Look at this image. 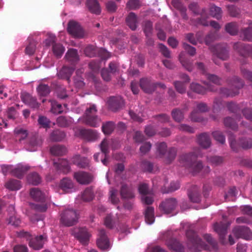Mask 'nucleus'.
<instances>
[{
    "label": "nucleus",
    "mask_w": 252,
    "mask_h": 252,
    "mask_svg": "<svg viewBox=\"0 0 252 252\" xmlns=\"http://www.w3.org/2000/svg\"><path fill=\"white\" fill-rule=\"evenodd\" d=\"M189 197L190 200L194 203L199 202L200 200V196L198 192H195L194 193L189 192Z\"/></svg>",
    "instance_id": "55"
},
{
    "label": "nucleus",
    "mask_w": 252,
    "mask_h": 252,
    "mask_svg": "<svg viewBox=\"0 0 252 252\" xmlns=\"http://www.w3.org/2000/svg\"><path fill=\"white\" fill-rule=\"evenodd\" d=\"M14 132L16 138L19 140L25 139L28 136L27 131L20 127L16 128Z\"/></svg>",
    "instance_id": "35"
},
{
    "label": "nucleus",
    "mask_w": 252,
    "mask_h": 252,
    "mask_svg": "<svg viewBox=\"0 0 252 252\" xmlns=\"http://www.w3.org/2000/svg\"><path fill=\"white\" fill-rule=\"evenodd\" d=\"M230 224V223H224L220 222V223H216L214 225V230L220 235V239L223 243H225L223 237L226 234L227 229Z\"/></svg>",
    "instance_id": "12"
},
{
    "label": "nucleus",
    "mask_w": 252,
    "mask_h": 252,
    "mask_svg": "<svg viewBox=\"0 0 252 252\" xmlns=\"http://www.w3.org/2000/svg\"><path fill=\"white\" fill-rule=\"evenodd\" d=\"M186 230L188 238V247L191 252H200L201 250L212 251L215 249L216 243L210 235L206 234L203 236V241L198 237L192 229V226L189 223H185L183 225Z\"/></svg>",
    "instance_id": "1"
},
{
    "label": "nucleus",
    "mask_w": 252,
    "mask_h": 252,
    "mask_svg": "<svg viewBox=\"0 0 252 252\" xmlns=\"http://www.w3.org/2000/svg\"><path fill=\"white\" fill-rule=\"evenodd\" d=\"M38 94L41 96H45L49 94L50 89L46 85L40 84L37 88Z\"/></svg>",
    "instance_id": "41"
},
{
    "label": "nucleus",
    "mask_w": 252,
    "mask_h": 252,
    "mask_svg": "<svg viewBox=\"0 0 252 252\" xmlns=\"http://www.w3.org/2000/svg\"><path fill=\"white\" fill-rule=\"evenodd\" d=\"M98 49L95 48L93 45H90L87 46L85 49V54L87 56L92 57L95 56L96 51Z\"/></svg>",
    "instance_id": "45"
},
{
    "label": "nucleus",
    "mask_w": 252,
    "mask_h": 252,
    "mask_svg": "<svg viewBox=\"0 0 252 252\" xmlns=\"http://www.w3.org/2000/svg\"><path fill=\"white\" fill-rule=\"evenodd\" d=\"M38 124L44 128L49 127L50 121L44 116H40L38 120Z\"/></svg>",
    "instance_id": "48"
},
{
    "label": "nucleus",
    "mask_w": 252,
    "mask_h": 252,
    "mask_svg": "<svg viewBox=\"0 0 252 252\" xmlns=\"http://www.w3.org/2000/svg\"><path fill=\"white\" fill-rule=\"evenodd\" d=\"M179 60L183 66H184L187 70L189 71L191 70L192 67L190 63L183 58L182 54L179 56Z\"/></svg>",
    "instance_id": "54"
},
{
    "label": "nucleus",
    "mask_w": 252,
    "mask_h": 252,
    "mask_svg": "<svg viewBox=\"0 0 252 252\" xmlns=\"http://www.w3.org/2000/svg\"><path fill=\"white\" fill-rule=\"evenodd\" d=\"M139 6V2L138 0H129L127 3V6L132 9L138 8Z\"/></svg>",
    "instance_id": "58"
},
{
    "label": "nucleus",
    "mask_w": 252,
    "mask_h": 252,
    "mask_svg": "<svg viewBox=\"0 0 252 252\" xmlns=\"http://www.w3.org/2000/svg\"><path fill=\"white\" fill-rule=\"evenodd\" d=\"M67 31L70 34L75 37L81 38L84 35V32L80 25L73 21H70L68 23Z\"/></svg>",
    "instance_id": "6"
},
{
    "label": "nucleus",
    "mask_w": 252,
    "mask_h": 252,
    "mask_svg": "<svg viewBox=\"0 0 252 252\" xmlns=\"http://www.w3.org/2000/svg\"><path fill=\"white\" fill-rule=\"evenodd\" d=\"M139 192L142 196L150 194V191L148 189L147 185L146 184H141L139 187Z\"/></svg>",
    "instance_id": "50"
},
{
    "label": "nucleus",
    "mask_w": 252,
    "mask_h": 252,
    "mask_svg": "<svg viewBox=\"0 0 252 252\" xmlns=\"http://www.w3.org/2000/svg\"><path fill=\"white\" fill-rule=\"evenodd\" d=\"M81 197L85 201H90L92 200L94 197L92 189L91 188H88L85 189Z\"/></svg>",
    "instance_id": "39"
},
{
    "label": "nucleus",
    "mask_w": 252,
    "mask_h": 252,
    "mask_svg": "<svg viewBox=\"0 0 252 252\" xmlns=\"http://www.w3.org/2000/svg\"><path fill=\"white\" fill-rule=\"evenodd\" d=\"M96 243L97 246L102 250L107 251L110 248V244L104 230L99 231Z\"/></svg>",
    "instance_id": "8"
},
{
    "label": "nucleus",
    "mask_w": 252,
    "mask_h": 252,
    "mask_svg": "<svg viewBox=\"0 0 252 252\" xmlns=\"http://www.w3.org/2000/svg\"><path fill=\"white\" fill-rule=\"evenodd\" d=\"M225 30L227 32L231 35L236 34L237 32V28L235 23H229L225 26Z\"/></svg>",
    "instance_id": "46"
},
{
    "label": "nucleus",
    "mask_w": 252,
    "mask_h": 252,
    "mask_svg": "<svg viewBox=\"0 0 252 252\" xmlns=\"http://www.w3.org/2000/svg\"><path fill=\"white\" fill-rule=\"evenodd\" d=\"M224 123L226 126L230 127L232 129L235 128L233 119L231 118H226L224 119Z\"/></svg>",
    "instance_id": "64"
},
{
    "label": "nucleus",
    "mask_w": 252,
    "mask_h": 252,
    "mask_svg": "<svg viewBox=\"0 0 252 252\" xmlns=\"http://www.w3.org/2000/svg\"><path fill=\"white\" fill-rule=\"evenodd\" d=\"M177 206V201L175 199L170 198L165 200L159 206V209L164 213L170 214L174 210Z\"/></svg>",
    "instance_id": "9"
},
{
    "label": "nucleus",
    "mask_w": 252,
    "mask_h": 252,
    "mask_svg": "<svg viewBox=\"0 0 252 252\" xmlns=\"http://www.w3.org/2000/svg\"><path fill=\"white\" fill-rule=\"evenodd\" d=\"M190 88L192 91L198 94H203L206 91V89L197 83H192L190 86Z\"/></svg>",
    "instance_id": "44"
},
{
    "label": "nucleus",
    "mask_w": 252,
    "mask_h": 252,
    "mask_svg": "<svg viewBox=\"0 0 252 252\" xmlns=\"http://www.w3.org/2000/svg\"><path fill=\"white\" fill-rule=\"evenodd\" d=\"M154 209L152 207H148L145 212V221L148 224H152L155 221Z\"/></svg>",
    "instance_id": "20"
},
{
    "label": "nucleus",
    "mask_w": 252,
    "mask_h": 252,
    "mask_svg": "<svg viewBox=\"0 0 252 252\" xmlns=\"http://www.w3.org/2000/svg\"><path fill=\"white\" fill-rule=\"evenodd\" d=\"M46 239L47 236L45 235L37 236L30 241L29 246L34 250H39L42 247Z\"/></svg>",
    "instance_id": "13"
},
{
    "label": "nucleus",
    "mask_w": 252,
    "mask_h": 252,
    "mask_svg": "<svg viewBox=\"0 0 252 252\" xmlns=\"http://www.w3.org/2000/svg\"><path fill=\"white\" fill-rule=\"evenodd\" d=\"M152 193L150 192V194L142 196V202L146 204H151L153 203L154 200L152 196Z\"/></svg>",
    "instance_id": "57"
},
{
    "label": "nucleus",
    "mask_w": 252,
    "mask_h": 252,
    "mask_svg": "<svg viewBox=\"0 0 252 252\" xmlns=\"http://www.w3.org/2000/svg\"><path fill=\"white\" fill-rule=\"evenodd\" d=\"M126 22L132 30H135L137 27V17L135 14L129 13L126 19Z\"/></svg>",
    "instance_id": "25"
},
{
    "label": "nucleus",
    "mask_w": 252,
    "mask_h": 252,
    "mask_svg": "<svg viewBox=\"0 0 252 252\" xmlns=\"http://www.w3.org/2000/svg\"><path fill=\"white\" fill-rule=\"evenodd\" d=\"M8 223L15 226H18L21 223V220L15 216L9 217L8 220Z\"/></svg>",
    "instance_id": "51"
},
{
    "label": "nucleus",
    "mask_w": 252,
    "mask_h": 252,
    "mask_svg": "<svg viewBox=\"0 0 252 252\" xmlns=\"http://www.w3.org/2000/svg\"><path fill=\"white\" fill-rule=\"evenodd\" d=\"M14 252H28L27 247L23 245H17L13 248Z\"/></svg>",
    "instance_id": "63"
},
{
    "label": "nucleus",
    "mask_w": 252,
    "mask_h": 252,
    "mask_svg": "<svg viewBox=\"0 0 252 252\" xmlns=\"http://www.w3.org/2000/svg\"><path fill=\"white\" fill-rule=\"evenodd\" d=\"M73 70L74 69L72 68L64 66L58 73V75L61 78L68 79Z\"/></svg>",
    "instance_id": "26"
},
{
    "label": "nucleus",
    "mask_w": 252,
    "mask_h": 252,
    "mask_svg": "<svg viewBox=\"0 0 252 252\" xmlns=\"http://www.w3.org/2000/svg\"><path fill=\"white\" fill-rule=\"evenodd\" d=\"M73 187L72 181L68 178H64L61 180L59 186V188L63 191L67 192L69 189H71Z\"/></svg>",
    "instance_id": "22"
},
{
    "label": "nucleus",
    "mask_w": 252,
    "mask_h": 252,
    "mask_svg": "<svg viewBox=\"0 0 252 252\" xmlns=\"http://www.w3.org/2000/svg\"><path fill=\"white\" fill-rule=\"evenodd\" d=\"M206 75L210 83H212L216 85L220 84V80L217 76L211 74H206Z\"/></svg>",
    "instance_id": "56"
},
{
    "label": "nucleus",
    "mask_w": 252,
    "mask_h": 252,
    "mask_svg": "<svg viewBox=\"0 0 252 252\" xmlns=\"http://www.w3.org/2000/svg\"><path fill=\"white\" fill-rule=\"evenodd\" d=\"M242 213L248 216H252V207L249 205H244L240 207Z\"/></svg>",
    "instance_id": "53"
},
{
    "label": "nucleus",
    "mask_w": 252,
    "mask_h": 252,
    "mask_svg": "<svg viewBox=\"0 0 252 252\" xmlns=\"http://www.w3.org/2000/svg\"><path fill=\"white\" fill-rule=\"evenodd\" d=\"M54 165L56 167L62 170L64 173H68L70 170L68 162L64 159H60L58 162H54Z\"/></svg>",
    "instance_id": "19"
},
{
    "label": "nucleus",
    "mask_w": 252,
    "mask_h": 252,
    "mask_svg": "<svg viewBox=\"0 0 252 252\" xmlns=\"http://www.w3.org/2000/svg\"><path fill=\"white\" fill-rule=\"evenodd\" d=\"M198 142L199 145L204 148H208L211 144L210 138L206 133L200 135L198 138Z\"/></svg>",
    "instance_id": "23"
},
{
    "label": "nucleus",
    "mask_w": 252,
    "mask_h": 252,
    "mask_svg": "<svg viewBox=\"0 0 252 252\" xmlns=\"http://www.w3.org/2000/svg\"><path fill=\"white\" fill-rule=\"evenodd\" d=\"M86 5L92 13L96 14H98L100 13V6L96 0H87Z\"/></svg>",
    "instance_id": "15"
},
{
    "label": "nucleus",
    "mask_w": 252,
    "mask_h": 252,
    "mask_svg": "<svg viewBox=\"0 0 252 252\" xmlns=\"http://www.w3.org/2000/svg\"><path fill=\"white\" fill-rule=\"evenodd\" d=\"M115 128L114 124L112 122H108L102 126V131L105 134H110Z\"/></svg>",
    "instance_id": "38"
},
{
    "label": "nucleus",
    "mask_w": 252,
    "mask_h": 252,
    "mask_svg": "<svg viewBox=\"0 0 252 252\" xmlns=\"http://www.w3.org/2000/svg\"><path fill=\"white\" fill-rule=\"evenodd\" d=\"M210 14L212 17L219 19L221 18V9L216 6H212L210 8Z\"/></svg>",
    "instance_id": "40"
},
{
    "label": "nucleus",
    "mask_w": 252,
    "mask_h": 252,
    "mask_svg": "<svg viewBox=\"0 0 252 252\" xmlns=\"http://www.w3.org/2000/svg\"><path fill=\"white\" fill-rule=\"evenodd\" d=\"M66 59L70 62H74L78 60V56L76 50L69 49L65 55Z\"/></svg>",
    "instance_id": "31"
},
{
    "label": "nucleus",
    "mask_w": 252,
    "mask_h": 252,
    "mask_svg": "<svg viewBox=\"0 0 252 252\" xmlns=\"http://www.w3.org/2000/svg\"><path fill=\"white\" fill-rule=\"evenodd\" d=\"M30 195L34 200L38 201L44 198L42 192L37 188H33L31 190Z\"/></svg>",
    "instance_id": "36"
},
{
    "label": "nucleus",
    "mask_w": 252,
    "mask_h": 252,
    "mask_svg": "<svg viewBox=\"0 0 252 252\" xmlns=\"http://www.w3.org/2000/svg\"><path fill=\"white\" fill-rule=\"evenodd\" d=\"M29 168V167L26 165L22 164H18L17 166L13 169V174L18 178H21L24 174Z\"/></svg>",
    "instance_id": "24"
},
{
    "label": "nucleus",
    "mask_w": 252,
    "mask_h": 252,
    "mask_svg": "<svg viewBox=\"0 0 252 252\" xmlns=\"http://www.w3.org/2000/svg\"><path fill=\"white\" fill-rule=\"evenodd\" d=\"M66 148L63 146L55 145L52 146L50 149L51 154L55 156H61L65 153Z\"/></svg>",
    "instance_id": "28"
},
{
    "label": "nucleus",
    "mask_w": 252,
    "mask_h": 252,
    "mask_svg": "<svg viewBox=\"0 0 252 252\" xmlns=\"http://www.w3.org/2000/svg\"><path fill=\"white\" fill-rule=\"evenodd\" d=\"M72 234L83 244L87 243L90 236L86 228H75L72 230Z\"/></svg>",
    "instance_id": "7"
},
{
    "label": "nucleus",
    "mask_w": 252,
    "mask_h": 252,
    "mask_svg": "<svg viewBox=\"0 0 252 252\" xmlns=\"http://www.w3.org/2000/svg\"><path fill=\"white\" fill-rule=\"evenodd\" d=\"M78 219L77 212L72 209H66L61 215V221L63 225L70 226L75 224Z\"/></svg>",
    "instance_id": "4"
},
{
    "label": "nucleus",
    "mask_w": 252,
    "mask_h": 252,
    "mask_svg": "<svg viewBox=\"0 0 252 252\" xmlns=\"http://www.w3.org/2000/svg\"><path fill=\"white\" fill-rule=\"evenodd\" d=\"M121 195L122 198L125 199L132 198L134 197L133 191L125 185H123L122 187Z\"/></svg>",
    "instance_id": "27"
},
{
    "label": "nucleus",
    "mask_w": 252,
    "mask_h": 252,
    "mask_svg": "<svg viewBox=\"0 0 252 252\" xmlns=\"http://www.w3.org/2000/svg\"><path fill=\"white\" fill-rule=\"evenodd\" d=\"M28 181L29 184L37 185L41 182V178L36 173H33L28 177Z\"/></svg>",
    "instance_id": "37"
},
{
    "label": "nucleus",
    "mask_w": 252,
    "mask_h": 252,
    "mask_svg": "<svg viewBox=\"0 0 252 252\" xmlns=\"http://www.w3.org/2000/svg\"><path fill=\"white\" fill-rule=\"evenodd\" d=\"M140 86L145 92L151 93L154 90L155 85L148 79H142Z\"/></svg>",
    "instance_id": "16"
},
{
    "label": "nucleus",
    "mask_w": 252,
    "mask_h": 252,
    "mask_svg": "<svg viewBox=\"0 0 252 252\" xmlns=\"http://www.w3.org/2000/svg\"><path fill=\"white\" fill-rule=\"evenodd\" d=\"M100 149L102 152V154H101L102 156L104 155L105 158L104 159H101V162L102 163L106 165H107V154L108 153V148H109V142L107 141V140L104 139L100 145Z\"/></svg>",
    "instance_id": "21"
},
{
    "label": "nucleus",
    "mask_w": 252,
    "mask_h": 252,
    "mask_svg": "<svg viewBox=\"0 0 252 252\" xmlns=\"http://www.w3.org/2000/svg\"><path fill=\"white\" fill-rule=\"evenodd\" d=\"M73 163L76 164L80 167H85L88 165V161L86 158H81L78 155L75 156L72 159Z\"/></svg>",
    "instance_id": "32"
},
{
    "label": "nucleus",
    "mask_w": 252,
    "mask_h": 252,
    "mask_svg": "<svg viewBox=\"0 0 252 252\" xmlns=\"http://www.w3.org/2000/svg\"><path fill=\"white\" fill-rule=\"evenodd\" d=\"M196 157V155L193 154L184 155L180 158V163L181 165L186 167L193 174L196 173L203 167L201 162L194 161Z\"/></svg>",
    "instance_id": "2"
},
{
    "label": "nucleus",
    "mask_w": 252,
    "mask_h": 252,
    "mask_svg": "<svg viewBox=\"0 0 252 252\" xmlns=\"http://www.w3.org/2000/svg\"><path fill=\"white\" fill-rule=\"evenodd\" d=\"M74 178L81 184H88L92 180V176L90 174L82 171L74 173Z\"/></svg>",
    "instance_id": "11"
},
{
    "label": "nucleus",
    "mask_w": 252,
    "mask_h": 252,
    "mask_svg": "<svg viewBox=\"0 0 252 252\" xmlns=\"http://www.w3.org/2000/svg\"><path fill=\"white\" fill-rule=\"evenodd\" d=\"M208 110L207 106L205 104L200 103L197 105L196 110L193 111L190 114V119L194 122H199L201 119L198 117L199 112H205Z\"/></svg>",
    "instance_id": "14"
},
{
    "label": "nucleus",
    "mask_w": 252,
    "mask_h": 252,
    "mask_svg": "<svg viewBox=\"0 0 252 252\" xmlns=\"http://www.w3.org/2000/svg\"><path fill=\"white\" fill-rule=\"evenodd\" d=\"M166 244L169 249L177 252H185V248L176 240L170 239L166 241Z\"/></svg>",
    "instance_id": "17"
},
{
    "label": "nucleus",
    "mask_w": 252,
    "mask_h": 252,
    "mask_svg": "<svg viewBox=\"0 0 252 252\" xmlns=\"http://www.w3.org/2000/svg\"><path fill=\"white\" fill-rule=\"evenodd\" d=\"M51 111L56 114H60L62 113L63 110V108L62 105L58 103L55 101H51Z\"/></svg>",
    "instance_id": "43"
},
{
    "label": "nucleus",
    "mask_w": 252,
    "mask_h": 252,
    "mask_svg": "<svg viewBox=\"0 0 252 252\" xmlns=\"http://www.w3.org/2000/svg\"><path fill=\"white\" fill-rule=\"evenodd\" d=\"M167 146L165 143H160L157 145V153L160 157L165 154V150Z\"/></svg>",
    "instance_id": "47"
},
{
    "label": "nucleus",
    "mask_w": 252,
    "mask_h": 252,
    "mask_svg": "<svg viewBox=\"0 0 252 252\" xmlns=\"http://www.w3.org/2000/svg\"><path fill=\"white\" fill-rule=\"evenodd\" d=\"M32 207L37 212H43L47 210V206L44 204H36L33 205Z\"/></svg>",
    "instance_id": "62"
},
{
    "label": "nucleus",
    "mask_w": 252,
    "mask_h": 252,
    "mask_svg": "<svg viewBox=\"0 0 252 252\" xmlns=\"http://www.w3.org/2000/svg\"><path fill=\"white\" fill-rule=\"evenodd\" d=\"M172 115L173 119L177 122H180L183 119V114L180 110H173Z\"/></svg>",
    "instance_id": "49"
},
{
    "label": "nucleus",
    "mask_w": 252,
    "mask_h": 252,
    "mask_svg": "<svg viewBox=\"0 0 252 252\" xmlns=\"http://www.w3.org/2000/svg\"><path fill=\"white\" fill-rule=\"evenodd\" d=\"M4 186L8 190L16 191L21 189V184L19 180L10 179L5 182Z\"/></svg>",
    "instance_id": "18"
},
{
    "label": "nucleus",
    "mask_w": 252,
    "mask_h": 252,
    "mask_svg": "<svg viewBox=\"0 0 252 252\" xmlns=\"http://www.w3.org/2000/svg\"><path fill=\"white\" fill-rule=\"evenodd\" d=\"M65 136L64 132L59 130H56L51 134L50 139L53 141H61L65 137Z\"/></svg>",
    "instance_id": "33"
},
{
    "label": "nucleus",
    "mask_w": 252,
    "mask_h": 252,
    "mask_svg": "<svg viewBox=\"0 0 252 252\" xmlns=\"http://www.w3.org/2000/svg\"><path fill=\"white\" fill-rule=\"evenodd\" d=\"M107 103L110 109L115 111L123 106L124 100L120 96H113L108 99Z\"/></svg>",
    "instance_id": "10"
},
{
    "label": "nucleus",
    "mask_w": 252,
    "mask_h": 252,
    "mask_svg": "<svg viewBox=\"0 0 252 252\" xmlns=\"http://www.w3.org/2000/svg\"><path fill=\"white\" fill-rule=\"evenodd\" d=\"M214 138L221 144L225 142V138L224 136L220 131H215L213 133Z\"/></svg>",
    "instance_id": "52"
},
{
    "label": "nucleus",
    "mask_w": 252,
    "mask_h": 252,
    "mask_svg": "<svg viewBox=\"0 0 252 252\" xmlns=\"http://www.w3.org/2000/svg\"><path fill=\"white\" fill-rule=\"evenodd\" d=\"M159 48L160 49V51L161 53V54L167 58L170 57V52L169 51L167 48L164 45L162 44H159L158 45Z\"/></svg>",
    "instance_id": "59"
},
{
    "label": "nucleus",
    "mask_w": 252,
    "mask_h": 252,
    "mask_svg": "<svg viewBox=\"0 0 252 252\" xmlns=\"http://www.w3.org/2000/svg\"><path fill=\"white\" fill-rule=\"evenodd\" d=\"M232 234L236 239L242 238L247 240L252 239V232L245 226L235 227L232 230Z\"/></svg>",
    "instance_id": "5"
},
{
    "label": "nucleus",
    "mask_w": 252,
    "mask_h": 252,
    "mask_svg": "<svg viewBox=\"0 0 252 252\" xmlns=\"http://www.w3.org/2000/svg\"><path fill=\"white\" fill-rule=\"evenodd\" d=\"M52 51L57 58H61L65 51V48L60 44H54L53 45Z\"/></svg>",
    "instance_id": "30"
},
{
    "label": "nucleus",
    "mask_w": 252,
    "mask_h": 252,
    "mask_svg": "<svg viewBox=\"0 0 252 252\" xmlns=\"http://www.w3.org/2000/svg\"><path fill=\"white\" fill-rule=\"evenodd\" d=\"M176 155V150L175 148H171L167 155H166V159L165 162L166 164L170 163L175 158Z\"/></svg>",
    "instance_id": "42"
},
{
    "label": "nucleus",
    "mask_w": 252,
    "mask_h": 252,
    "mask_svg": "<svg viewBox=\"0 0 252 252\" xmlns=\"http://www.w3.org/2000/svg\"><path fill=\"white\" fill-rule=\"evenodd\" d=\"M109 200L113 204H117L119 202L118 191L113 188H111L109 190Z\"/></svg>",
    "instance_id": "34"
},
{
    "label": "nucleus",
    "mask_w": 252,
    "mask_h": 252,
    "mask_svg": "<svg viewBox=\"0 0 252 252\" xmlns=\"http://www.w3.org/2000/svg\"><path fill=\"white\" fill-rule=\"evenodd\" d=\"M35 42L33 41L26 48V52L27 54L32 55L35 51Z\"/></svg>",
    "instance_id": "61"
},
{
    "label": "nucleus",
    "mask_w": 252,
    "mask_h": 252,
    "mask_svg": "<svg viewBox=\"0 0 252 252\" xmlns=\"http://www.w3.org/2000/svg\"><path fill=\"white\" fill-rule=\"evenodd\" d=\"M96 107L94 105H90L87 108L83 118V122L92 126H97L100 125V119L95 116Z\"/></svg>",
    "instance_id": "3"
},
{
    "label": "nucleus",
    "mask_w": 252,
    "mask_h": 252,
    "mask_svg": "<svg viewBox=\"0 0 252 252\" xmlns=\"http://www.w3.org/2000/svg\"><path fill=\"white\" fill-rule=\"evenodd\" d=\"M22 99L24 102L32 107H39L38 103L36 102V99L32 97L29 94H23Z\"/></svg>",
    "instance_id": "29"
},
{
    "label": "nucleus",
    "mask_w": 252,
    "mask_h": 252,
    "mask_svg": "<svg viewBox=\"0 0 252 252\" xmlns=\"http://www.w3.org/2000/svg\"><path fill=\"white\" fill-rule=\"evenodd\" d=\"M175 86L177 91L180 93H183L185 92L186 87L184 83L181 82H176Z\"/></svg>",
    "instance_id": "60"
}]
</instances>
